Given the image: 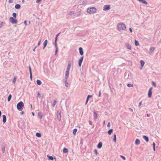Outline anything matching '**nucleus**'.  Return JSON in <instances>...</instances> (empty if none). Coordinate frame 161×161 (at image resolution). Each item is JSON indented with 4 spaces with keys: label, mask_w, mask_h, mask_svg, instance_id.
<instances>
[{
    "label": "nucleus",
    "mask_w": 161,
    "mask_h": 161,
    "mask_svg": "<svg viewBox=\"0 0 161 161\" xmlns=\"http://www.w3.org/2000/svg\"><path fill=\"white\" fill-rule=\"evenodd\" d=\"M8 2L10 3H11L13 2V0H9Z\"/></svg>",
    "instance_id": "nucleus-54"
},
{
    "label": "nucleus",
    "mask_w": 161,
    "mask_h": 161,
    "mask_svg": "<svg viewBox=\"0 0 161 161\" xmlns=\"http://www.w3.org/2000/svg\"><path fill=\"white\" fill-rule=\"evenodd\" d=\"M94 117L95 120H96L97 118V114L95 111L93 112Z\"/></svg>",
    "instance_id": "nucleus-17"
},
{
    "label": "nucleus",
    "mask_w": 161,
    "mask_h": 161,
    "mask_svg": "<svg viewBox=\"0 0 161 161\" xmlns=\"http://www.w3.org/2000/svg\"><path fill=\"white\" fill-rule=\"evenodd\" d=\"M47 40H46L44 41V43H43V45L44 47H43V49H44L45 47H46V46L47 45Z\"/></svg>",
    "instance_id": "nucleus-14"
},
{
    "label": "nucleus",
    "mask_w": 161,
    "mask_h": 161,
    "mask_svg": "<svg viewBox=\"0 0 161 161\" xmlns=\"http://www.w3.org/2000/svg\"><path fill=\"white\" fill-rule=\"evenodd\" d=\"M142 3L146 5H147L148 4V3L146 1H145L144 0H142Z\"/></svg>",
    "instance_id": "nucleus-32"
},
{
    "label": "nucleus",
    "mask_w": 161,
    "mask_h": 161,
    "mask_svg": "<svg viewBox=\"0 0 161 161\" xmlns=\"http://www.w3.org/2000/svg\"><path fill=\"white\" fill-rule=\"evenodd\" d=\"M155 48L154 47H151L150 48L149 52V53L150 54H151L154 51Z\"/></svg>",
    "instance_id": "nucleus-16"
},
{
    "label": "nucleus",
    "mask_w": 161,
    "mask_h": 161,
    "mask_svg": "<svg viewBox=\"0 0 161 161\" xmlns=\"http://www.w3.org/2000/svg\"><path fill=\"white\" fill-rule=\"evenodd\" d=\"M29 73H31V67L30 66H29Z\"/></svg>",
    "instance_id": "nucleus-51"
},
{
    "label": "nucleus",
    "mask_w": 161,
    "mask_h": 161,
    "mask_svg": "<svg viewBox=\"0 0 161 161\" xmlns=\"http://www.w3.org/2000/svg\"><path fill=\"white\" fill-rule=\"evenodd\" d=\"M36 83L38 85H40L42 84V82L41 81L39 80H36Z\"/></svg>",
    "instance_id": "nucleus-23"
},
{
    "label": "nucleus",
    "mask_w": 161,
    "mask_h": 161,
    "mask_svg": "<svg viewBox=\"0 0 161 161\" xmlns=\"http://www.w3.org/2000/svg\"><path fill=\"white\" fill-rule=\"evenodd\" d=\"M2 151L3 153H4L5 152V147H3L2 148Z\"/></svg>",
    "instance_id": "nucleus-44"
},
{
    "label": "nucleus",
    "mask_w": 161,
    "mask_h": 161,
    "mask_svg": "<svg viewBox=\"0 0 161 161\" xmlns=\"http://www.w3.org/2000/svg\"><path fill=\"white\" fill-rule=\"evenodd\" d=\"M58 48H56V50H55V55L57 54V53L58 52Z\"/></svg>",
    "instance_id": "nucleus-48"
},
{
    "label": "nucleus",
    "mask_w": 161,
    "mask_h": 161,
    "mask_svg": "<svg viewBox=\"0 0 161 161\" xmlns=\"http://www.w3.org/2000/svg\"><path fill=\"white\" fill-rule=\"evenodd\" d=\"M60 33H58L56 36V37H55V41H57V38H58V36H59V34Z\"/></svg>",
    "instance_id": "nucleus-39"
},
{
    "label": "nucleus",
    "mask_w": 161,
    "mask_h": 161,
    "mask_svg": "<svg viewBox=\"0 0 161 161\" xmlns=\"http://www.w3.org/2000/svg\"><path fill=\"white\" fill-rule=\"evenodd\" d=\"M68 149L65 148H64L63 150V152L64 153H66L68 152Z\"/></svg>",
    "instance_id": "nucleus-24"
},
{
    "label": "nucleus",
    "mask_w": 161,
    "mask_h": 161,
    "mask_svg": "<svg viewBox=\"0 0 161 161\" xmlns=\"http://www.w3.org/2000/svg\"><path fill=\"white\" fill-rule=\"evenodd\" d=\"M16 80V78L15 76H14L13 80V84H15Z\"/></svg>",
    "instance_id": "nucleus-27"
},
{
    "label": "nucleus",
    "mask_w": 161,
    "mask_h": 161,
    "mask_svg": "<svg viewBox=\"0 0 161 161\" xmlns=\"http://www.w3.org/2000/svg\"><path fill=\"white\" fill-rule=\"evenodd\" d=\"M102 143L101 142H100L98 143V145H97V147L98 148H100L102 146Z\"/></svg>",
    "instance_id": "nucleus-20"
},
{
    "label": "nucleus",
    "mask_w": 161,
    "mask_h": 161,
    "mask_svg": "<svg viewBox=\"0 0 161 161\" xmlns=\"http://www.w3.org/2000/svg\"><path fill=\"white\" fill-rule=\"evenodd\" d=\"M110 126V123L109 122L107 126L108 127H109Z\"/></svg>",
    "instance_id": "nucleus-57"
},
{
    "label": "nucleus",
    "mask_w": 161,
    "mask_h": 161,
    "mask_svg": "<svg viewBox=\"0 0 161 161\" xmlns=\"http://www.w3.org/2000/svg\"><path fill=\"white\" fill-rule=\"evenodd\" d=\"M101 96V92L100 91H99V97H100Z\"/></svg>",
    "instance_id": "nucleus-62"
},
{
    "label": "nucleus",
    "mask_w": 161,
    "mask_h": 161,
    "mask_svg": "<svg viewBox=\"0 0 161 161\" xmlns=\"http://www.w3.org/2000/svg\"><path fill=\"white\" fill-rule=\"evenodd\" d=\"M15 8L17 9H19L20 8V5L19 4H16L15 5Z\"/></svg>",
    "instance_id": "nucleus-22"
},
{
    "label": "nucleus",
    "mask_w": 161,
    "mask_h": 161,
    "mask_svg": "<svg viewBox=\"0 0 161 161\" xmlns=\"http://www.w3.org/2000/svg\"><path fill=\"white\" fill-rule=\"evenodd\" d=\"M112 132H113V129H110V130H109L108 131V133L109 135H110Z\"/></svg>",
    "instance_id": "nucleus-29"
},
{
    "label": "nucleus",
    "mask_w": 161,
    "mask_h": 161,
    "mask_svg": "<svg viewBox=\"0 0 161 161\" xmlns=\"http://www.w3.org/2000/svg\"><path fill=\"white\" fill-rule=\"evenodd\" d=\"M32 114L33 116H34L35 115V114H34V112H32Z\"/></svg>",
    "instance_id": "nucleus-64"
},
{
    "label": "nucleus",
    "mask_w": 161,
    "mask_h": 161,
    "mask_svg": "<svg viewBox=\"0 0 161 161\" xmlns=\"http://www.w3.org/2000/svg\"><path fill=\"white\" fill-rule=\"evenodd\" d=\"M20 114H24V112L23 111H21V112H20Z\"/></svg>",
    "instance_id": "nucleus-61"
},
{
    "label": "nucleus",
    "mask_w": 161,
    "mask_h": 161,
    "mask_svg": "<svg viewBox=\"0 0 161 161\" xmlns=\"http://www.w3.org/2000/svg\"><path fill=\"white\" fill-rule=\"evenodd\" d=\"M71 67V62L70 61H69L66 70L70 71Z\"/></svg>",
    "instance_id": "nucleus-9"
},
{
    "label": "nucleus",
    "mask_w": 161,
    "mask_h": 161,
    "mask_svg": "<svg viewBox=\"0 0 161 161\" xmlns=\"http://www.w3.org/2000/svg\"><path fill=\"white\" fill-rule=\"evenodd\" d=\"M152 88L151 87L150 88L149 91L148 92V97L149 98H150L152 96Z\"/></svg>",
    "instance_id": "nucleus-7"
},
{
    "label": "nucleus",
    "mask_w": 161,
    "mask_h": 161,
    "mask_svg": "<svg viewBox=\"0 0 161 161\" xmlns=\"http://www.w3.org/2000/svg\"><path fill=\"white\" fill-rule=\"evenodd\" d=\"M140 141L139 139H136V140L135 142V144L136 145H139L140 144Z\"/></svg>",
    "instance_id": "nucleus-18"
},
{
    "label": "nucleus",
    "mask_w": 161,
    "mask_h": 161,
    "mask_svg": "<svg viewBox=\"0 0 161 161\" xmlns=\"http://www.w3.org/2000/svg\"><path fill=\"white\" fill-rule=\"evenodd\" d=\"M94 152L96 154H97V150L95 149L94 150Z\"/></svg>",
    "instance_id": "nucleus-52"
},
{
    "label": "nucleus",
    "mask_w": 161,
    "mask_h": 161,
    "mask_svg": "<svg viewBox=\"0 0 161 161\" xmlns=\"http://www.w3.org/2000/svg\"><path fill=\"white\" fill-rule=\"evenodd\" d=\"M153 147H155V143H154V142L153 143Z\"/></svg>",
    "instance_id": "nucleus-60"
},
{
    "label": "nucleus",
    "mask_w": 161,
    "mask_h": 161,
    "mask_svg": "<svg viewBox=\"0 0 161 161\" xmlns=\"http://www.w3.org/2000/svg\"><path fill=\"white\" fill-rule=\"evenodd\" d=\"M12 97V95L11 94H10L9 96H8V102H9L10 101L11 98Z\"/></svg>",
    "instance_id": "nucleus-30"
},
{
    "label": "nucleus",
    "mask_w": 161,
    "mask_h": 161,
    "mask_svg": "<svg viewBox=\"0 0 161 161\" xmlns=\"http://www.w3.org/2000/svg\"><path fill=\"white\" fill-rule=\"evenodd\" d=\"M13 16L15 18H16V14L15 13H13L12 14Z\"/></svg>",
    "instance_id": "nucleus-37"
},
{
    "label": "nucleus",
    "mask_w": 161,
    "mask_h": 161,
    "mask_svg": "<svg viewBox=\"0 0 161 161\" xmlns=\"http://www.w3.org/2000/svg\"><path fill=\"white\" fill-rule=\"evenodd\" d=\"M120 157H121L122 158H123L124 160H125V159H126L125 158L124 156H122V155H120Z\"/></svg>",
    "instance_id": "nucleus-46"
},
{
    "label": "nucleus",
    "mask_w": 161,
    "mask_h": 161,
    "mask_svg": "<svg viewBox=\"0 0 161 161\" xmlns=\"http://www.w3.org/2000/svg\"><path fill=\"white\" fill-rule=\"evenodd\" d=\"M24 104L22 102H20L18 103L17 105V108L19 111L22 110L24 108Z\"/></svg>",
    "instance_id": "nucleus-2"
},
{
    "label": "nucleus",
    "mask_w": 161,
    "mask_h": 161,
    "mask_svg": "<svg viewBox=\"0 0 161 161\" xmlns=\"http://www.w3.org/2000/svg\"><path fill=\"white\" fill-rule=\"evenodd\" d=\"M56 102H57L55 100L54 101L53 103V107H54L55 106V104L56 103Z\"/></svg>",
    "instance_id": "nucleus-36"
},
{
    "label": "nucleus",
    "mask_w": 161,
    "mask_h": 161,
    "mask_svg": "<svg viewBox=\"0 0 161 161\" xmlns=\"http://www.w3.org/2000/svg\"><path fill=\"white\" fill-rule=\"evenodd\" d=\"M113 141L114 142H116V135L115 134H114V135Z\"/></svg>",
    "instance_id": "nucleus-25"
},
{
    "label": "nucleus",
    "mask_w": 161,
    "mask_h": 161,
    "mask_svg": "<svg viewBox=\"0 0 161 161\" xmlns=\"http://www.w3.org/2000/svg\"><path fill=\"white\" fill-rule=\"evenodd\" d=\"M65 86L66 87H68V83L67 81V80H66L65 81Z\"/></svg>",
    "instance_id": "nucleus-34"
},
{
    "label": "nucleus",
    "mask_w": 161,
    "mask_h": 161,
    "mask_svg": "<svg viewBox=\"0 0 161 161\" xmlns=\"http://www.w3.org/2000/svg\"><path fill=\"white\" fill-rule=\"evenodd\" d=\"M69 71L66 70L65 78L66 80H67L69 78Z\"/></svg>",
    "instance_id": "nucleus-8"
},
{
    "label": "nucleus",
    "mask_w": 161,
    "mask_h": 161,
    "mask_svg": "<svg viewBox=\"0 0 161 161\" xmlns=\"http://www.w3.org/2000/svg\"><path fill=\"white\" fill-rule=\"evenodd\" d=\"M143 138L146 141V142H148L149 141V138L147 136H143Z\"/></svg>",
    "instance_id": "nucleus-21"
},
{
    "label": "nucleus",
    "mask_w": 161,
    "mask_h": 161,
    "mask_svg": "<svg viewBox=\"0 0 161 161\" xmlns=\"http://www.w3.org/2000/svg\"><path fill=\"white\" fill-rule=\"evenodd\" d=\"M92 97V96L91 95H88L87 97V98L89 99V98Z\"/></svg>",
    "instance_id": "nucleus-49"
},
{
    "label": "nucleus",
    "mask_w": 161,
    "mask_h": 161,
    "mask_svg": "<svg viewBox=\"0 0 161 161\" xmlns=\"http://www.w3.org/2000/svg\"><path fill=\"white\" fill-rule=\"evenodd\" d=\"M74 12H73V11H71V12H69V14L70 15H72V14H74Z\"/></svg>",
    "instance_id": "nucleus-43"
},
{
    "label": "nucleus",
    "mask_w": 161,
    "mask_h": 161,
    "mask_svg": "<svg viewBox=\"0 0 161 161\" xmlns=\"http://www.w3.org/2000/svg\"><path fill=\"white\" fill-rule=\"evenodd\" d=\"M152 85H153L154 86V87H156V84L154 82V81H153L152 82Z\"/></svg>",
    "instance_id": "nucleus-40"
},
{
    "label": "nucleus",
    "mask_w": 161,
    "mask_h": 161,
    "mask_svg": "<svg viewBox=\"0 0 161 161\" xmlns=\"http://www.w3.org/2000/svg\"><path fill=\"white\" fill-rule=\"evenodd\" d=\"M57 118L59 121L61 120V115L60 113H58V114L57 115Z\"/></svg>",
    "instance_id": "nucleus-19"
},
{
    "label": "nucleus",
    "mask_w": 161,
    "mask_h": 161,
    "mask_svg": "<svg viewBox=\"0 0 161 161\" xmlns=\"http://www.w3.org/2000/svg\"><path fill=\"white\" fill-rule=\"evenodd\" d=\"M55 46L56 48H58V47L57 46V41H55Z\"/></svg>",
    "instance_id": "nucleus-41"
},
{
    "label": "nucleus",
    "mask_w": 161,
    "mask_h": 161,
    "mask_svg": "<svg viewBox=\"0 0 161 161\" xmlns=\"http://www.w3.org/2000/svg\"><path fill=\"white\" fill-rule=\"evenodd\" d=\"M80 53L81 55H83V51L82 47H80L79 48Z\"/></svg>",
    "instance_id": "nucleus-13"
},
{
    "label": "nucleus",
    "mask_w": 161,
    "mask_h": 161,
    "mask_svg": "<svg viewBox=\"0 0 161 161\" xmlns=\"http://www.w3.org/2000/svg\"><path fill=\"white\" fill-rule=\"evenodd\" d=\"M129 109L131 112H133V110L131 108H129Z\"/></svg>",
    "instance_id": "nucleus-59"
},
{
    "label": "nucleus",
    "mask_w": 161,
    "mask_h": 161,
    "mask_svg": "<svg viewBox=\"0 0 161 161\" xmlns=\"http://www.w3.org/2000/svg\"><path fill=\"white\" fill-rule=\"evenodd\" d=\"M89 124H90V125H92V121H89Z\"/></svg>",
    "instance_id": "nucleus-56"
},
{
    "label": "nucleus",
    "mask_w": 161,
    "mask_h": 161,
    "mask_svg": "<svg viewBox=\"0 0 161 161\" xmlns=\"http://www.w3.org/2000/svg\"><path fill=\"white\" fill-rule=\"evenodd\" d=\"M140 63L141 64V68H140V69H141L144 65L145 62L143 60H141L140 61Z\"/></svg>",
    "instance_id": "nucleus-11"
},
{
    "label": "nucleus",
    "mask_w": 161,
    "mask_h": 161,
    "mask_svg": "<svg viewBox=\"0 0 161 161\" xmlns=\"http://www.w3.org/2000/svg\"><path fill=\"white\" fill-rule=\"evenodd\" d=\"M37 95H38V97H39V98L41 97V94L39 92H38Z\"/></svg>",
    "instance_id": "nucleus-42"
},
{
    "label": "nucleus",
    "mask_w": 161,
    "mask_h": 161,
    "mask_svg": "<svg viewBox=\"0 0 161 161\" xmlns=\"http://www.w3.org/2000/svg\"><path fill=\"white\" fill-rule=\"evenodd\" d=\"M126 28V26L123 23H118L117 25V29L119 31L125 30Z\"/></svg>",
    "instance_id": "nucleus-1"
},
{
    "label": "nucleus",
    "mask_w": 161,
    "mask_h": 161,
    "mask_svg": "<svg viewBox=\"0 0 161 161\" xmlns=\"http://www.w3.org/2000/svg\"><path fill=\"white\" fill-rule=\"evenodd\" d=\"M77 131V129H75L73 130V133L74 134V135H75L76 134V133Z\"/></svg>",
    "instance_id": "nucleus-33"
},
{
    "label": "nucleus",
    "mask_w": 161,
    "mask_h": 161,
    "mask_svg": "<svg viewBox=\"0 0 161 161\" xmlns=\"http://www.w3.org/2000/svg\"><path fill=\"white\" fill-rule=\"evenodd\" d=\"M3 123H5L6 121V117L4 115H3Z\"/></svg>",
    "instance_id": "nucleus-15"
},
{
    "label": "nucleus",
    "mask_w": 161,
    "mask_h": 161,
    "mask_svg": "<svg viewBox=\"0 0 161 161\" xmlns=\"http://www.w3.org/2000/svg\"><path fill=\"white\" fill-rule=\"evenodd\" d=\"M96 8L94 7L89 8L87 10V12L89 14L94 13L96 12Z\"/></svg>",
    "instance_id": "nucleus-3"
},
{
    "label": "nucleus",
    "mask_w": 161,
    "mask_h": 161,
    "mask_svg": "<svg viewBox=\"0 0 161 161\" xmlns=\"http://www.w3.org/2000/svg\"><path fill=\"white\" fill-rule=\"evenodd\" d=\"M125 45L127 48L129 50H131V47L130 45L128 43H127L125 44Z\"/></svg>",
    "instance_id": "nucleus-10"
},
{
    "label": "nucleus",
    "mask_w": 161,
    "mask_h": 161,
    "mask_svg": "<svg viewBox=\"0 0 161 161\" xmlns=\"http://www.w3.org/2000/svg\"><path fill=\"white\" fill-rule=\"evenodd\" d=\"M30 78L31 80H32V73H30Z\"/></svg>",
    "instance_id": "nucleus-47"
},
{
    "label": "nucleus",
    "mask_w": 161,
    "mask_h": 161,
    "mask_svg": "<svg viewBox=\"0 0 161 161\" xmlns=\"http://www.w3.org/2000/svg\"><path fill=\"white\" fill-rule=\"evenodd\" d=\"M38 115L40 119H42V114L41 112H39L38 113Z\"/></svg>",
    "instance_id": "nucleus-26"
},
{
    "label": "nucleus",
    "mask_w": 161,
    "mask_h": 161,
    "mask_svg": "<svg viewBox=\"0 0 161 161\" xmlns=\"http://www.w3.org/2000/svg\"><path fill=\"white\" fill-rule=\"evenodd\" d=\"M110 9V5H106L104 6L103 10L106 11L109 10Z\"/></svg>",
    "instance_id": "nucleus-5"
},
{
    "label": "nucleus",
    "mask_w": 161,
    "mask_h": 161,
    "mask_svg": "<svg viewBox=\"0 0 161 161\" xmlns=\"http://www.w3.org/2000/svg\"><path fill=\"white\" fill-rule=\"evenodd\" d=\"M36 46L35 47V48L33 49V51H35V49L36 48Z\"/></svg>",
    "instance_id": "nucleus-63"
},
{
    "label": "nucleus",
    "mask_w": 161,
    "mask_h": 161,
    "mask_svg": "<svg viewBox=\"0 0 161 161\" xmlns=\"http://www.w3.org/2000/svg\"><path fill=\"white\" fill-rule=\"evenodd\" d=\"M24 23L25 25H27V22H26V21H24Z\"/></svg>",
    "instance_id": "nucleus-55"
},
{
    "label": "nucleus",
    "mask_w": 161,
    "mask_h": 161,
    "mask_svg": "<svg viewBox=\"0 0 161 161\" xmlns=\"http://www.w3.org/2000/svg\"><path fill=\"white\" fill-rule=\"evenodd\" d=\"M41 43V39H40V40L38 42V44H37L38 46H39L40 45Z\"/></svg>",
    "instance_id": "nucleus-45"
},
{
    "label": "nucleus",
    "mask_w": 161,
    "mask_h": 161,
    "mask_svg": "<svg viewBox=\"0 0 161 161\" xmlns=\"http://www.w3.org/2000/svg\"><path fill=\"white\" fill-rule=\"evenodd\" d=\"M142 101H141L139 103V105H138L139 107H140L141 106V105H142Z\"/></svg>",
    "instance_id": "nucleus-53"
},
{
    "label": "nucleus",
    "mask_w": 161,
    "mask_h": 161,
    "mask_svg": "<svg viewBox=\"0 0 161 161\" xmlns=\"http://www.w3.org/2000/svg\"><path fill=\"white\" fill-rule=\"evenodd\" d=\"M47 157L49 160H53L54 159L56 161V158L55 157L53 158V156H49L48 155H47Z\"/></svg>",
    "instance_id": "nucleus-12"
},
{
    "label": "nucleus",
    "mask_w": 161,
    "mask_h": 161,
    "mask_svg": "<svg viewBox=\"0 0 161 161\" xmlns=\"http://www.w3.org/2000/svg\"><path fill=\"white\" fill-rule=\"evenodd\" d=\"M9 20V21L13 24H16L17 23V20L13 17H10Z\"/></svg>",
    "instance_id": "nucleus-4"
},
{
    "label": "nucleus",
    "mask_w": 161,
    "mask_h": 161,
    "mask_svg": "<svg viewBox=\"0 0 161 161\" xmlns=\"http://www.w3.org/2000/svg\"><path fill=\"white\" fill-rule=\"evenodd\" d=\"M127 86L128 87H133V85L132 84H127Z\"/></svg>",
    "instance_id": "nucleus-35"
},
{
    "label": "nucleus",
    "mask_w": 161,
    "mask_h": 161,
    "mask_svg": "<svg viewBox=\"0 0 161 161\" xmlns=\"http://www.w3.org/2000/svg\"><path fill=\"white\" fill-rule=\"evenodd\" d=\"M88 100H89V99H88V98H87L86 99V103H85V104L86 105L87 104V103H88Z\"/></svg>",
    "instance_id": "nucleus-50"
},
{
    "label": "nucleus",
    "mask_w": 161,
    "mask_h": 161,
    "mask_svg": "<svg viewBox=\"0 0 161 161\" xmlns=\"http://www.w3.org/2000/svg\"><path fill=\"white\" fill-rule=\"evenodd\" d=\"M129 30L131 32H132V30L131 28H129Z\"/></svg>",
    "instance_id": "nucleus-58"
},
{
    "label": "nucleus",
    "mask_w": 161,
    "mask_h": 161,
    "mask_svg": "<svg viewBox=\"0 0 161 161\" xmlns=\"http://www.w3.org/2000/svg\"><path fill=\"white\" fill-rule=\"evenodd\" d=\"M135 44L136 46H138L139 45L138 42L136 40H135Z\"/></svg>",
    "instance_id": "nucleus-31"
},
{
    "label": "nucleus",
    "mask_w": 161,
    "mask_h": 161,
    "mask_svg": "<svg viewBox=\"0 0 161 161\" xmlns=\"http://www.w3.org/2000/svg\"><path fill=\"white\" fill-rule=\"evenodd\" d=\"M36 136L37 137H40L41 136V134L39 133H36Z\"/></svg>",
    "instance_id": "nucleus-28"
},
{
    "label": "nucleus",
    "mask_w": 161,
    "mask_h": 161,
    "mask_svg": "<svg viewBox=\"0 0 161 161\" xmlns=\"http://www.w3.org/2000/svg\"><path fill=\"white\" fill-rule=\"evenodd\" d=\"M60 33H58L56 36V37H55V41H57V38H58V36H59V34Z\"/></svg>",
    "instance_id": "nucleus-38"
},
{
    "label": "nucleus",
    "mask_w": 161,
    "mask_h": 161,
    "mask_svg": "<svg viewBox=\"0 0 161 161\" xmlns=\"http://www.w3.org/2000/svg\"><path fill=\"white\" fill-rule=\"evenodd\" d=\"M84 57L82 56L79 60V65L80 67L81 66V64L82 62Z\"/></svg>",
    "instance_id": "nucleus-6"
}]
</instances>
